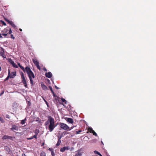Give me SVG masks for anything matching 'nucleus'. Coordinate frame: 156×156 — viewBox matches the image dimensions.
Returning <instances> with one entry per match:
<instances>
[{
	"label": "nucleus",
	"mask_w": 156,
	"mask_h": 156,
	"mask_svg": "<svg viewBox=\"0 0 156 156\" xmlns=\"http://www.w3.org/2000/svg\"><path fill=\"white\" fill-rule=\"evenodd\" d=\"M18 65L23 72H26L29 77L30 81V83L31 85H33V80L32 78H34L35 76L33 73L32 71L29 67L27 66L25 69L22 66H21L19 63H18Z\"/></svg>",
	"instance_id": "1"
},
{
	"label": "nucleus",
	"mask_w": 156,
	"mask_h": 156,
	"mask_svg": "<svg viewBox=\"0 0 156 156\" xmlns=\"http://www.w3.org/2000/svg\"><path fill=\"white\" fill-rule=\"evenodd\" d=\"M48 119L44 123V125L46 126L48 125V129L50 132H52L55 127L56 125L55 124V121L54 119L51 116H47Z\"/></svg>",
	"instance_id": "2"
},
{
	"label": "nucleus",
	"mask_w": 156,
	"mask_h": 156,
	"mask_svg": "<svg viewBox=\"0 0 156 156\" xmlns=\"http://www.w3.org/2000/svg\"><path fill=\"white\" fill-rule=\"evenodd\" d=\"M21 77L22 82L23 83L25 87L27 88V85L25 78L24 76L23 73L22 72L21 73Z\"/></svg>",
	"instance_id": "3"
},
{
	"label": "nucleus",
	"mask_w": 156,
	"mask_h": 156,
	"mask_svg": "<svg viewBox=\"0 0 156 156\" xmlns=\"http://www.w3.org/2000/svg\"><path fill=\"white\" fill-rule=\"evenodd\" d=\"M59 125L60 127L63 129L66 130L69 128V126L65 123L60 122L59 123Z\"/></svg>",
	"instance_id": "4"
},
{
	"label": "nucleus",
	"mask_w": 156,
	"mask_h": 156,
	"mask_svg": "<svg viewBox=\"0 0 156 156\" xmlns=\"http://www.w3.org/2000/svg\"><path fill=\"white\" fill-rule=\"evenodd\" d=\"M4 50L3 48L1 47L0 50V55L4 58H6V56L4 55Z\"/></svg>",
	"instance_id": "5"
},
{
	"label": "nucleus",
	"mask_w": 156,
	"mask_h": 156,
	"mask_svg": "<svg viewBox=\"0 0 156 156\" xmlns=\"http://www.w3.org/2000/svg\"><path fill=\"white\" fill-rule=\"evenodd\" d=\"M10 130L14 132L17 131L18 130V127L14 125H12V127L10 128Z\"/></svg>",
	"instance_id": "6"
},
{
	"label": "nucleus",
	"mask_w": 156,
	"mask_h": 156,
	"mask_svg": "<svg viewBox=\"0 0 156 156\" xmlns=\"http://www.w3.org/2000/svg\"><path fill=\"white\" fill-rule=\"evenodd\" d=\"M45 75L47 77L50 78L52 76V74L50 72H48V73H45Z\"/></svg>",
	"instance_id": "7"
},
{
	"label": "nucleus",
	"mask_w": 156,
	"mask_h": 156,
	"mask_svg": "<svg viewBox=\"0 0 156 156\" xmlns=\"http://www.w3.org/2000/svg\"><path fill=\"white\" fill-rule=\"evenodd\" d=\"M9 62L12 65V66L15 68H16L18 67V66L16 65V64L14 63V61H13L11 59Z\"/></svg>",
	"instance_id": "8"
},
{
	"label": "nucleus",
	"mask_w": 156,
	"mask_h": 156,
	"mask_svg": "<svg viewBox=\"0 0 156 156\" xmlns=\"http://www.w3.org/2000/svg\"><path fill=\"white\" fill-rule=\"evenodd\" d=\"M69 147H64L62 148H61L60 149V151L61 152H63L65 150H69Z\"/></svg>",
	"instance_id": "9"
},
{
	"label": "nucleus",
	"mask_w": 156,
	"mask_h": 156,
	"mask_svg": "<svg viewBox=\"0 0 156 156\" xmlns=\"http://www.w3.org/2000/svg\"><path fill=\"white\" fill-rule=\"evenodd\" d=\"M16 75V72H12L10 73V78H13Z\"/></svg>",
	"instance_id": "10"
},
{
	"label": "nucleus",
	"mask_w": 156,
	"mask_h": 156,
	"mask_svg": "<svg viewBox=\"0 0 156 156\" xmlns=\"http://www.w3.org/2000/svg\"><path fill=\"white\" fill-rule=\"evenodd\" d=\"M61 136L58 137V142L56 144V146H59L61 142Z\"/></svg>",
	"instance_id": "11"
},
{
	"label": "nucleus",
	"mask_w": 156,
	"mask_h": 156,
	"mask_svg": "<svg viewBox=\"0 0 156 156\" xmlns=\"http://www.w3.org/2000/svg\"><path fill=\"white\" fill-rule=\"evenodd\" d=\"M41 87L42 88L45 90H48V88L44 84H41Z\"/></svg>",
	"instance_id": "12"
},
{
	"label": "nucleus",
	"mask_w": 156,
	"mask_h": 156,
	"mask_svg": "<svg viewBox=\"0 0 156 156\" xmlns=\"http://www.w3.org/2000/svg\"><path fill=\"white\" fill-rule=\"evenodd\" d=\"M10 78V71L9 69L8 70V76L7 77L5 78V81H6L7 80H8L9 78Z\"/></svg>",
	"instance_id": "13"
},
{
	"label": "nucleus",
	"mask_w": 156,
	"mask_h": 156,
	"mask_svg": "<svg viewBox=\"0 0 156 156\" xmlns=\"http://www.w3.org/2000/svg\"><path fill=\"white\" fill-rule=\"evenodd\" d=\"M67 121L69 123L72 124L73 122V119L71 118H67Z\"/></svg>",
	"instance_id": "14"
},
{
	"label": "nucleus",
	"mask_w": 156,
	"mask_h": 156,
	"mask_svg": "<svg viewBox=\"0 0 156 156\" xmlns=\"http://www.w3.org/2000/svg\"><path fill=\"white\" fill-rule=\"evenodd\" d=\"M88 131H89L90 133H93V132L94 131L93 129L91 127H89L88 129Z\"/></svg>",
	"instance_id": "15"
},
{
	"label": "nucleus",
	"mask_w": 156,
	"mask_h": 156,
	"mask_svg": "<svg viewBox=\"0 0 156 156\" xmlns=\"http://www.w3.org/2000/svg\"><path fill=\"white\" fill-rule=\"evenodd\" d=\"M15 139V137L8 136V139H9L13 141Z\"/></svg>",
	"instance_id": "16"
},
{
	"label": "nucleus",
	"mask_w": 156,
	"mask_h": 156,
	"mask_svg": "<svg viewBox=\"0 0 156 156\" xmlns=\"http://www.w3.org/2000/svg\"><path fill=\"white\" fill-rule=\"evenodd\" d=\"M33 62L34 64L36 65H37L39 64L38 62L36 59H33Z\"/></svg>",
	"instance_id": "17"
},
{
	"label": "nucleus",
	"mask_w": 156,
	"mask_h": 156,
	"mask_svg": "<svg viewBox=\"0 0 156 156\" xmlns=\"http://www.w3.org/2000/svg\"><path fill=\"white\" fill-rule=\"evenodd\" d=\"M5 150L8 152H9L10 151V148L7 146L5 147Z\"/></svg>",
	"instance_id": "18"
},
{
	"label": "nucleus",
	"mask_w": 156,
	"mask_h": 156,
	"mask_svg": "<svg viewBox=\"0 0 156 156\" xmlns=\"http://www.w3.org/2000/svg\"><path fill=\"white\" fill-rule=\"evenodd\" d=\"M10 24L13 28H15L16 27V26L15 25V24H14V23L12 21V22H11V23H10Z\"/></svg>",
	"instance_id": "19"
},
{
	"label": "nucleus",
	"mask_w": 156,
	"mask_h": 156,
	"mask_svg": "<svg viewBox=\"0 0 156 156\" xmlns=\"http://www.w3.org/2000/svg\"><path fill=\"white\" fill-rule=\"evenodd\" d=\"M94 152L95 154L98 155H100V156H102V155H101V154L99 152H98V151H94Z\"/></svg>",
	"instance_id": "20"
},
{
	"label": "nucleus",
	"mask_w": 156,
	"mask_h": 156,
	"mask_svg": "<svg viewBox=\"0 0 156 156\" xmlns=\"http://www.w3.org/2000/svg\"><path fill=\"white\" fill-rule=\"evenodd\" d=\"M39 130L37 129H36L34 131V133L35 134V135H37L39 133Z\"/></svg>",
	"instance_id": "21"
},
{
	"label": "nucleus",
	"mask_w": 156,
	"mask_h": 156,
	"mask_svg": "<svg viewBox=\"0 0 156 156\" xmlns=\"http://www.w3.org/2000/svg\"><path fill=\"white\" fill-rule=\"evenodd\" d=\"M40 156H46L45 153L44 151H42L41 153Z\"/></svg>",
	"instance_id": "22"
},
{
	"label": "nucleus",
	"mask_w": 156,
	"mask_h": 156,
	"mask_svg": "<svg viewBox=\"0 0 156 156\" xmlns=\"http://www.w3.org/2000/svg\"><path fill=\"white\" fill-rule=\"evenodd\" d=\"M81 155L82 154L80 152L78 151V152L76 154L75 156H81Z\"/></svg>",
	"instance_id": "23"
},
{
	"label": "nucleus",
	"mask_w": 156,
	"mask_h": 156,
	"mask_svg": "<svg viewBox=\"0 0 156 156\" xmlns=\"http://www.w3.org/2000/svg\"><path fill=\"white\" fill-rule=\"evenodd\" d=\"M26 119H24L22 120L21 121V123L22 125L24 124L26 122Z\"/></svg>",
	"instance_id": "24"
},
{
	"label": "nucleus",
	"mask_w": 156,
	"mask_h": 156,
	"mask_svg": "<svg viewBox=\"0 0 156 156\" xmlns=\"http://www.w3.org/2000/svg\"><path fill=\"white\" fill-rule=\"evenodd\" d=\"M8 135H4L2 138V139L3 140L8 139Z\"/></svg>",
	"instance_id": "25"
},
{
	"label": "nucleus",
	"mask_w": 156,
	"mask_h": 156,
	"mask_svg": "<svg viewBox=\"0 0 156 156\" xmlns=\"http://www.w3.org/2000/svg\"><path fill=\"white\" fill-rule=\"evenodd\" d=\"M61 99L62 100V101L63 102H64L65 103V104H66V103H67V101H66L64 99V98H61Z\"/></svg>",
	"instance_id": "26"
},
{
	"label": "nucleus",
	"mask_w": 156,
	"mask_h": 156,
	"mask_svg": "<svg viewBox=\"0 0 156 156\" xmlns=\"http://www.w3.org/2000/svg\"><path fill=\"white\" fill-rule=\"evenodd\" d=\"M49 88L50 90H51V93H52L53 94H54V93L53 90H52L51 87L49 86Z\"/></svg>",
	"instance_id": "27"
},
{
	"label": "nucleus",
	"mask_w": 156,
	"mask_h": 156,
	"mask_svg": "<svg viewBox=\"0 0 156 156\" xmlns=\"http://www.w3.org/2000/svg\"><path fill=\"white\" fill-rule=\"evenodd\" d=\"M5 20L8 23H9V24H10L11 23V22H12V21H9V20L7 19H5Z\"/></svg>",
	"instance_id": "28"
},
{
	"label": "nucleus",
	"mask_w": 156,
	"mask_h": 156,
	"mask_svg": "<svg viewBox=\"0 0 156 156\" xmlns=\"http://www.w3.org/2000/svg\"><path fill=\"white\" fill-rule=\"evenodd\" d=\"M82 132V130H79L78 131H76V134H79Z\"/></svg>",
	"instance_id": "29"
},
{
	"label": "nucleus",
	"mask_w": 156,
	"mask_h": 156,
	"mask_svg": "<svg viewBox=\"0 0 156 156\" xmlns=\"http://www.w3.org/2000/svg\"><path fill=\"white\" fill-rule=\"evenodd\" d=\"M1 22L2 23V24L3 25H4V26H6V24L3 21H2V20H1Z\"/></svg>",
	"instance_id": "30"
},
{
	"label": "nucleus",
	"mask_w": 156,
	"mask_h": 156,
	"mask_svg": "<svg viewBox=\"0 0 156 156\" xmlns=\"http://www.w3.org/2000/svg\"><path fill=\"white\" fill-rule=\"evenodd\" d=\"M0 121H1L2 123H3L4 122L3 119L1 117H0Z\"/></svg>",
	"instance_id": "31"
},
{
	"label": "nucleus",
	"mask_w": 156,
	"mask_h": 156,
	"mask_svg": "<svg viewBox=\"0 0 156 156\" xmlns=\"http://www.w3.org/2000/svg\"><path fill=\"white\" fill-rule=\"evenodd\" d=\"M92 133L93 134V135L95 136H98L97 134L95 131L93 133Z\"/></svg>",
	"instance_id": "32"
},
{
	"label": "nucleus",
	"mask_w": 156,
	"mask_h": 156,
	"mask_svg": "<svg viewBox=\"0 0 156 156\" xmlns=\"http://www.w3.org/2000/svg\"><path fill=\"white\" fill-rule=\"evenodd\" d=\"M6 117L7 118L9 119L10 117V116L8 115H6Z\"/></svg>",
	"instance_id": "33"
},
{
	"label": "nucleus",
	"mask_w": 156,
	"mask_h": 156,
	"mask_svg": "<svg viewBox=\"0 0 156 156\" xmlns=\"http://www.w3.org/2000/svg\"><path fill=\"white\" fill-rule=\"evenodd\" d=\"M37 135H35L33 136V138L37 139Z\"/></svg>",
	"instance_id": "34"
},
{
	"label": "nucleus",
	"mask_w": 156,
	"mask_h": 156,
	"mask_svg": "<svg viewBox=\"0 0 156 156\" xmlns=\"http://www.w3.org/2000/svg\"><path fill=\"white\" fill-rule=\"evenodd\" d=\"M33 139V137H31L30 138H27V139L28 140H31Z\"/></svg>",
	"instance_id": "35"
},
{
	"label": "nucleus",
	"mask_w": 156,
	"mask_h": 156,
	"mask_svg": "<svg viewBox=\"0 0 156 156\" xmlns=\"http://www.w3.org/2000/svg\"><path fill=\"white\" fill-rule=\"evenodd\" d=\"M51 154L52 156H55V153H54V152L53 151H52V152H51Z\"/></svg>",
	"instance_id": "36"
},
{
	"label": "nucleus",
	"mask_w": 156,
	"mask_h": 156,
	"mask_svg": "<svg viewBox=\"0 0 156 156\" xmlns=\"http://www.w3.org/2000/svg\"><path fill=\"white\" fill-rule=\"evenodd\" d=\"M11 38H12L13 39H15V37L13 36V35L12 34L11 35Z\"/></svg>",
	"instance_id": "37"
},
{
	"label": "nucleus",
	"mask_w": 156,
	"mask_h": 156,
	"mask_svg": "<svg viewBox=\"0 0 156 156\" xmlns=\"http://www.w3.org/2000/svg\"><path fill=\"white\" fill-rule=\"evenodd\" d=\"M12 33V31L11 30V29L10 28H9V34H11Z\"/></svg>",
	"instance_id": "38"
},
{
	"label": "nucleus",
	"mask_w": 156,
	"mask_h": 156,
	"mask_svg": "<svg viewBox=\"0 0 156 156\" xmlns=\"http://www.w3.org/2000/svg\"><path fill=\"white\" fill-rule=\"evenodd\" d=\"M36 66L37 67V68L38 69H40V66H39V64H38V65H37Z\"/></svg>",
	"instance_id": "39"
},
{
	"label": "nucleus",
	"mask_w": 156,
	"mask_h": 156,
	"mask_svg": "<svg viewBox=\"0 0 156 156\" xmlns=\"http://www.w3.org/2000/svg\"><path fill=\"white\" fill-rule=\"evenodd\" d=\"M48 150H49V151H51V152H52V151H53V150L52 148H49L48 149Z\"/></svg>",
	"instance_id": "40"
},
{
	"label": "nucleus",
	"mask_w": 156,
	"mask_h": 156,
	"mask_svg": "<svg viewBox=\"0 0 156 156\" xmlns=\"http://www.w3.org/2000/svg\"><path fill=\"white\" fill-rule=\"evenodd\" d=\"M7 34H2V35H3V36H4L5 37H6L7 36Z\"/></svg>",
	"instance_id": "41"
},
{
	"label": "nucleus",
	"mask_w": 156,
	"mask_h": 156,
	"mask_svg": "<svg viewBox=\"0 0 156 156\" xmlns=\"http://www.w3.org/2000/svg\"><path fill=\"white\" fill-rule=\"evenodd\" d=\"M43 70L44 71H45V72H47V69H46V68H45L44 67L43 68Z\"/></svg>",
	"instance_id": "42"
},
{
	"label": "nucleus",
	"mask_w": 156,
	"mask_h": 156,
	"mask_svg": "<svg viewBox=\"0 0 156 156\" xmlns=\"http://www.w3.org/2000/svg\"><path fill=\"white\" fill-rule=\"evenodd\" d=\"M55 88L56 89H59V88L58 87L56 86L55 85Z\"/></svg>",
	"instance_id": "43"
},
{
	"label": "nucleus",
	"mask_w": 156,
	"mask_h": 156,
	"mask_svg": "<svg viewBox=\"0 0 156 156\" xmlns=\"http://www.w3.org/2000/svg\"><path fill=\"white\" fill-rule=\"evenodd\" d=\"M4 93V91H2V93L0 94V96H1V95H2V94H3Z\"/></svg>",
	"instance_id": "44"
},
{
	"label": "nucleus",
	"mask_w": 156,
	"mask_h": 156,
	"mask_svg": "<svg viewBox=\"0 0 156 156\" xmlns=\"http://www.w3.org/2000/svg\"><path fill=\"white\" fill-rule=\"evenodd\" d=\"M22 155V156H26L25 154L24 153Z\"/></svg>",
	"instance_id": "45"
},
{
	"label": "nucleus",
	"mask_w": 156,
	"mask_h": 156,
	"mask_svg": "<svg viewBox=\"0 0 156 156\" xmlns=\"http://www.w3.org/2000/svg\"><path fill=\"white\" fill-rule=\"evenodd\" d=\"M2 34H0V38H2Z\"/></svg>",
	"instance_id": "46"
},
{
	"label": "nucleus",
	"mask_w": 156,
	"mask_h": 156,
	"mask_svg": "<svg viewBox=\"0 0 156 156\" xmlns=\"http://www.w3.org/2000/svg\"><path fill=\"white\" fill-rule=\"evenodd\" d=\"M19 30H20V31H22V29H20H20H19Z\"/></svg>",
	"instance_id": "47"
},
{
	"label": "nucleus",
	"mask_w": 156,
	"mask_h": 156,
	"mask_svg": "<svg viewBox=\"0 0 156 156\" xmlns=\"http://www.w3.org/2000/svg\"><path fill=\"white\" fill-rule=\"evenodd\" d=\"M74 149V148L73 147H72L71 148V151H72Z\"/></svg>",
	"instance_id": "48"
},
{
	"label": "nucleus",
	"mask_w": 156,
	"mask_h": 156,
	"mask_svg": "<svg viewBox=\"0 0 156 156\" xmlns=\"http://www.w3.org/2000/svg\"><path fill=\"white\" fill-rule=\"evenodd\" d=\"M44 143H42V146H43V145H44Z\"/></svg>",
	"instance_id": "49"
},
{
	"label": "nucleus",
	"mask_w": 156,
	"mask_h": 156,
	"mask_svg": "<svg viewBox=\"0 0 156 156\" xmlns=\"http://www.w3.org/2000/svg\"><path fill=\"white\" fill-rule=\"evenodd\" d=\"M6 30V29H4V30L5 31V32H6V31H5V30Z\"/></svg>",
	"instance_id": "50"
},
{
	"label": "nucleus",
	"mask_w": 156,
	"mask_h": 156,
	"mask_svg": "<svg viewBox=\"0 0 156 156\" xmlns=\"http://www.w3.org/2000/svg\"><path fill=\"white\" fill-rule=\"evenodd\" d=\"M53 96L55 97V93H54V94H53Z\"/></svg>",
	"instance_id": "51"
},
{
	"label": "nucleus",
	"mask_w": 156,
	"mask_h": 156,
	"mask_svg": "<svg viewBox=\"0 0 156 156\" xmlns=\"http://www.w3.org/2000/svg\"><path fill=\"white\" fill-rule=\"evenodd\" d=\"M101 143L103 144V143L102 142V141H101Z\"/></svg>",
	"instance_id": "52"
},
{
	"label": "nucleus",
	"mask_w": 156,
	"mask_h": 156,
	"mask_svg": "<svg viewBox=\"0 0 156 156\" xmlns=\"http://www.w3.org/2000/svg\"><path fill=\"white\" fill-rule=\"evenodd\" d=\"M71 129H72V128H71V129H69V130H71Z\"/></svg>",
	"instance_id": "53"
},
{
	"label": "nucleus",
	"mask_w": 156,
	"mask_h": 156,
	"mask_svg": "<svg viewBox=\"0 0 156 156\" xmlns=\"http://www.w3.org/2000/svg\"><path fill=\"white\" fill-rule=\"evenodd\" d=\"M16 156H18V155H16Z\"/></svg>",
	"instance_id": "54"
}]
</instances>
